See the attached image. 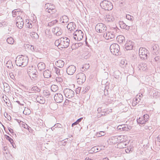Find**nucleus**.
<instances>
[{"instance_id":"f257e3e1","label":"nucleus","mask_w":160,"mask_h":160,"mask_svg":"<svg viewBox=\"0 0 160 160\" xmlns=\"http://www.w3.org/2000/svg\"><path fill=\"white\" fill-rule=\"evenodd\" d=\"M28 57L27 56L21 55L18 56L15 61L16 63L17 66L22 67L26 66L28 63Z\"/></svg>"},{"instance_id":"f03ea898","label":"nucleus","mask_w":160,"mask_h":160,"mask_svg":"<svg viewBox=\"0 0 160 160\" xmlns=\"http://www.w3.org/2000/svg\"><path fill=\"white\" fill-rule=\"evenodd\" d=\"M100 5L102 8L105 10H110L113 8L112 3L108 1H103L101 3Z\"/></svg>"},{"instance_id":"7ed1b4c3","label":"nucleus","mask_w":160,"mask_h":160,"mask_svg":"<svg viewBox=\"0 0 160 160\" xmlns=\"http://www.w3.org/2000/svg\"><path fill=\"white\" fill-rule=\"evenodd\" d=\"M116 32V30L115 29H111L110 31L107 32L103 34V37L106 39H114L115 37V33Z\"/></svg>"},{"instance_id":"20e7f679","label":"nucleus","mask_w":160,"mask_h":160,"mask_svg":"<svg viewBox=\"0 0 160 160\" xmlns=\"http://www.w3.org/2000/svg\"><path fill=\"white\" fill-rule=\"evenodd\" d=\"M44 8H45V11L48 12L51 14H54L57 11L54 5L50 3L46 4Z\"/></svg>"},{"instance_id":"39448f33","label":"nucleus","mask_w":160,"mask_h":160,"mask_svg":"<svg viewBox=\"0 0 160 160\" xmlns=\"http://www.w3.org/2000/svg\"><path fill=\"white\" fill-rule=\"evenodd\" d=\"M110 49L113 54L116 56L119 54L118 53L120 50V47L118 44L113 43L111 44L110 47Z\"/></svg>"},{"instance_id":"423d86ee","label":"nucleus","mask_w":160,"mask_h":160,"mask_svg":"<svg viewBox=\"0 0 160 160\" xmlns=\"http://www.w3.org/2000/svg\"><path fill=\"white\" fill-rule=\"evenodd\" d=\"M60 46L62 48H67L70 44V40L67 38H60Z\"/></svg>"},{"instance_id":"0eeeda50","label":"nucleus","mask_w":160,"mask_h":160,"mask_svg":"<svg viewBox=\"0 0 160 160\" xmlns=\"http://www.w3.org/2000/svg\"><path fill=\"white\" fill-rule=\"evenodd\" d=\"M76 78L78 83L79 84H82L85 81L86 76L84 73L80 72L76 75Z\"/></svg>"},{"instance_id":"6e6552de","label":"nucleus","mask_w":160,"mask_h":160,"mask_svg":"<svg viewBox=\"0 0 160 160\" xmlns=\"http://www.w3.org/2000/svg\"><path fill=\"white\" fill-rule=\"evenodd\" d=\"M95 29L98 32L103 33L104 34L106 32L107 27L105 25L102 23H99L96 25Z\"/></svg>"},{"instance_id":"1a4fd4ad","label":"nucleus","mask_w":160,"mask_h":160,"mask_svg":"<svg viewBox=\"0 0 160 160\" xmlns=\"http://www.w3.org/2000/svg\"><path fill=\"white\" fill-rule=\"evenodd\" d=\"M73 38L75 40L79 41L83 38V33L81 30H77L73 33Z\"/></svg>"},{"instance_id":"9d476101","label":"nucleus","mask_w":160,"mask_h":160,"mask_svg":"<svg viewBox=\"0 0 160 160\" xmlns=\"http://www.w3.org/2000/svg\"><path fill=\"white\" fill-rule=\"evenodd\" d=\"M148 50L144 48H140L139 51V54L140 58L144 59H147L148 57L147 52Z\"/></svg>"},{"instance_id":"9b49d317","label":"nucleus","mask_w":160,"mask_h":160,"mask_svg":"<svg viewBox=\"0 0 160 160\" xmlns=\"http://www.w3.org/2000/svg\"><path fill=\"white\" fill-rule=\"evenodd\" d=\"M63 92L65 97L69 99L73 97L75 94L74 92L69 88H66L64 89Z\"/></svg>"},{"instance_id":"f8f14e48","label":"nucleus","mask_w":160,"mask_h":160,"mask_svg":"<svg viewBox=\"0 0 160 160\" xmlns=\"http://www.w3.org/2000/svg\"><path fill=\"white\" fill-rule=\"evenodd\" d=\"M149 116L147 114H145L143 117H140L137 119V122L141 124H143L145 123L148 119Z\"/></svg>"},{"instance_id":"ddd939ff","label":"nucleus","mask_w":160,"mask_h":160,"mask_svg":"<svg viewBox=\"0 0 160 160\" xmlns=\"http://www.w3.org/2000/svg\"><path fill=\"white\" fill-rule=\"evenodd\" d=\"M54 99L56 102L60 103L63 101V96L61 93H57L55 95Z\"/></svg>"},{"instance_id":"4468645a","label":"nucleus","mask_w":160,"mask_h":160,"mask_svg":"<svg viewBox=\"0 0 160 160\" xmlns=\"http://www.w3.org/2000/svg\"><path fill=\"white\" fill-rule=\"evenodd\" d=\"M76 71V67L73 65L69 66L67 69V73L70 75H73Z\"/></svg>"},{"instance_id":"2eb2a0df","label":"nucleus","mask_w":160,"mask_h":160,"mask_svg":"<svg viewBox=\"0 0 160 160\" xmlns=\"http://www.w3.org/2000/svg\"><path fill=\"white\" fill-rule=\"evenodd\" d=\"M52 32L55 35L59 36L62 33L61 28L59 27H56L52 29Z\"/></svg>"},{"instance_id":"dca6fc26","label":"nucleus","mask_w":160,"mask_h":160,"mask_svg":"<svg viewBox=\"0 0 160 160\" xmlns=\"http://www.w3.org/2000/svg\"><path fill=\"white\" fill-rule=\"evenodd\" d=\"M117 129L119 130V131H128L130 129L127 124L119 125L118 126Z\"/></svg>"},{"instance_id":"f3484780","label":"nucleus","mask_w":160,"mask_h":160,"mask_svg":"<svg viewBox=\"0 0 160 160\" xmlns=\"http://www.w3.org/2000/svg\"><path fill=\"white\" fill-rule=\"evenodd\" d=\"M120 140V137H118V136H116L111 137L109 140L110 142L115 144L117 143H118V142H119Z\"/></svg>"},{"instance_id":"a211bd4d","label":"nucleus","mask_w":160,"mask_h":160,"mask_svg":"<svg viewBox=\"0 0 160 160\" xmlns=\"http://www.w3.org/2000/svg\"><path fill=\"white\" fill-rule=\"evenodd\" d=\"M76 27V25L74 22H70L68 24L67 28L69 31L72 32V31H73L75 29Z\"/></svg>"},{"instance_id":"6ab92c4d","label":"nucleus","mask_w":160,"mask_h":160,"mask_svg":"<svg viewBox=\"0 0 160 160\" xmlns=\"http://www.w3.org/2000/svg\"><path fill=\"white\" fill-rule=\"evenodd\" d=\"M150 62L143 63L140 64V69H142V71H144L147 69L149 68L148 64Z\"/></svg>"},{"instance_id":"aec40b11","label":"nucleus","mask_w":160,"mask_h":160,"mask_svg":"<svg viewBox=\"0 0 160 160\" xmlns=\"http://www.w3.org/2000/svg\"><path fill=\"white\" fill-rule=\"evenodd\" d=\"M27 71L29 75H31V73L37 71L35 68L32 66L28 67L27 68Z\"/></svg>"},{"instance_id":"412c9836","label":"nucleus","mask_w":160,"mask_h":160,"mask_svg":"<svg viewBox=\"0 0 160 160\" xmlns=\"http://www.w3.org/2000/svg\"><path fill=\"white\" fill-rule=\"evenodd\" d=\"M159 47L158 45H154L152 47V52L153 54H158L159 53Z\"/></svg>"},{"instance_id":"4be33fe9","label":"nucleus","mask_w":160,"mask_h":160,"mask_svg":"<svg viewBox=\"0 0 160 160\" xmlns=\"http://www.w3.org/2000/svg\"><path fill=\"white\" fill-rule=\"evenodd\" d=\"M29 76L32 80H36L38 79V73L37 71L32 73H31V75H30Z\"/></svg>"},{"instance_id":"5701e85b","label":"nucleus","mask_w":160,"mask_h":160,"mask_svg":"<svg viewBox=\"0 0 160 160\" xmlns=\"http://www.w3.org/2000/svg\"><path fill=\"white\" fill-rule=\"evenodd\" d=\"M43 75L45 78H49L51 77V71L48 70H46L43 72Z\"/></svg>"},{"instance_id":"b1692460","label":"nucleus","mask_w":160,"mask_h":160,"mask_svg":"<svg viewBox=\"0 0 160 160\" xmlns=\"http://www.w3.org/2000/svg\"><path fill=\"white\" fill-rule=\"evenodd\" d=\"M64 65V62L62 60H59L56 62V65L58 67L62 68Z\"/></svg>"},{"instance_id":"393cba45","label":"nucleus","mask_w":160,"mask_h":160,"mask_svg":"<svg viewBox=\"0 0 160 160\" xmlns=\"http://www.w3.org/2000/svg\"><path fill=\"white\" fill-rule=\"evenodd\" d=\"M38 67L39 70L41 71L45 69V65L44 63L42 62H40L38 63Z\"/></svg>"},{"instance_id":"a878e982","label":"nucleus","mask_w":160,"mask_h":160,"mask_svg":"<svg viewBox=\"0 0 160 160\" xmlns=\"http://www.w3.org/2000/svg\"><path fill=\"white\" fill-rule=\"evenodd\" d=\"M132 42L129 41L127 43H126L125 45V48L127 50H131L133 48V46L131 44Z\"/></svg>"},{"instance_id":"bb28decb","label":"nucleus","mask_w":160,"mask_h":160,"mask_svg":"<svg viewBox=\"0 0 160 160\" xmlns=\"http://www.w3.org/2000/svg\"><path fill=\"white\" fill-rule=\"evenodd\" d=\"M117 39L118 40V42L120 43H122L125 41V37L122 35H119L117 37Z\"/></svg>"},{"instance_id":"cd10ccee","label":"nucleus","mask_w":160,"mask_h":160,"mask_svg":"<svg viewBox=\"0 0 160 160\" xmlns=\"http://www.w3.org/2000/svg\"><path fill=\"white\" fill-rule=\"evenodd\" d=\"M37 101L41 104H44L45 102V100L42 97H38L36 98Z\"/></svg>"},{"instance_id":"c85d7f7f","label":"nucleus","mask_w":160,"mask_h":160,"mask_svg":"<svg viewBox=\"0 0 160 160\" xmlns=\"http://www.w3.org/2000/svg\"><path fill=\"white\" fill-rule=\"evenodd\" d=\"M30 35L32 39H37L38 38V34L34 32L30 33Z\"/></svg>"},{"instance_id":"c756f323","label":"nucleus","mask_w":160,"mask_h":160,"mask_svg":"<svg viewBox=\"0 0 160 160\" xmlns=\"http://www.w3.org/2000/svg\"><path fill=\"white\" fill-rule=\"evenodd\" d=\"M90 88L89 86L84 87L82 88H81V90H82V92L83 94H84L87 92L89 89Z\"/></svg>"},{"instance_id":"7c9ffc66","label":"nucleus","mask_w":160,"mask_h":160,"mask_svg":"<svg viewBox=\"0 0 160 160\" xmlns=\"http://www.w3.org/2000/svg\"><path fill=\"white\" fill-rule=\"evenodd\" d=\"M58 22V21L55 20L48 23V26L49 27H52V26L56 25Z\"/></svg>"},{"instance_id":"2f4dec72","label":"nucleus","mask_w":160,"mask_h":160,"mask_svg":"<svg viewBox=\"0 0 160 160\" xmlns=\"http://www.w3.org/2000/svg\"><path fill=\"white\" fill-rule=\"evenodd\" d=\"M53 71L55 72L58 75H61V73L60 71L61 70L59 69L57 67H54L52 69Z\"/></svg>"},{"instance_id":"473e14b6","label":"nucleus","mask_w":160,"mask_h":160,"mask_svg":"<svg viewBox=\"0 0 160 160\" xmlns=\"http://www.w3.org/2000/svg\"><path fill=\"white\" fill-rule=\"evenodd\" d=\"M6 66L8 68H13L12 62L11 60H9L7 61V62L6 63Z\"/></svg>"},{"instance_id":"72a5a7b5","label":"nucleus","mask_w":160,"mask_h":160,"mask_svg":"<svg viewBox=\"0 0 160 160\" xmlns=\"http://www.w3.org/2000/svg\"><path fill=\"white\" fill-rule=\"evenodd\" d=\"M51 90L53 92H55L58 90V86L55 85H52L51 86Z\"/></svg>"},{"instance_id":"f704fd0d","label":"nucleus","mask_w":160,"mask_h":160,"mask_svg":"<svg viewBox=\"0 0 160 160\" xmlns=\"http://www.w3.org/2000/svg\"><path fill=\"white\" fill-rule=\"evenodd\" d=\"M7 42L9 44H12L14 42V40L13 38L11 37H9L7 39Z\"/></svg>"},{"instance_id":"c9c22d12","label":"nucleus","mask_w":160,"mask_h":160,"mask_svg":"<svg viewBox=\"0 0 160 160\" xmlns=\"http://www.w3.org/2000/svg\"><path fill=\"white\" fill-rule=\"evenodd\" d=\"M62 19H63V21L62 22V23H67L68 22L69 18L66 15L63 16L62 17Z\"/></svg>"},{"instance_id":"e433bc0d","label":"nucleus","mask_w":160,"mask_h":160,"mask_svg":"<svg viewBox=\"0 0 160 160\" xmlns=\"http://www.w3.org/2000/svg\"><path fill=\"white\" fill-rule=\"evenodd\" d=\"M50 107L52 109L55 110L58 108V105L56 103H52L50 104Z\"/></svg>"},{"instance_id":"4c0bfd02","label":"nucleus","mask_w":160,"mask_h":160,"mask_svg":"<svg viewBox=\"0 0 160 160\" xmlns=\"http://www.w3.org/2000/svg\"><path fill=\"white\" fill-rule=\"evenodd\" d=\"M3 85L4 87H5L4 89V91L7 92H8L10 90V87L9 85L6 83H4Z\"/></svg>"},{"instance_id":"58836bf2","label":"nucleus","mask_w":160,"mask_h":160,"mask_svg":"<svg viewBox=\"0 0 160 160\" xmlns=\"http://www.w3.org/2000/svg\"><path fill=\"white\" fill-rule=\"evenodd\" d=\"M117 146L118 148H125V145L124 144V142H118Z\"/></svg>"},{"instance_id":"ea45409f","label":"nucleus","mask_w":160,"mask_h":160,"mask_svg":"<svg viewBox=\"0 0 160 160\" xmlns=\"http://www.w3.org/2000/svg\"><path fill=\"white\" fill-rule=\"evenodd\" d=\"M24 25V22H16V25L20 29H21L22 28Z\"/></svg>"},{"instance_id":"a19ab883","label":"nucleus","mask_w":160,"mask_h":160,"mask_svg":"<svg viewBox=\"0 0 160 160\" xmlns=\"http://www.w3.org/2000/svg\"><path fill=\"white\" fill-rule=\"evenodd\" d=\"M26 47L29 48L32 51H35L36 48H34L33 46L30 45H26Z\"/></svg>"},{"instance_id":"79ce46f5","label":"nucleus","mask_w":160,"mask_h":160,"mask_svg":"<svg viewBox=\"0 0 160 160\" xmlns=\"http://www.w3.org/2000/svg\"><path fill=\"white\" fill-rule=\"evenodd\" d=\"M31 90L32 91L39 92L40 91V89L37 86H33L31 88Z\"/></svg>"},{"instance_id":"37998d69","label":"nucleus","mask_w":160,"mask_h":160,"mask_svg":"<svg viewBox=\"0 0 160 160\" xmlns=\"http://www.w3.org/2000/svg\"><path fill=\"white\" fill-rule=\"evenodd\" d=\"M119 25L121 28L124 29L125 28V26L126 24L123 21H120L119 22Z\"/></svg>"},{"instance_id":"c03bdc74","label":"nucleus","mask_w":160,"mask_h":160,"mask_svg":"<svg viewBox=\"0 0 160 160\" xmlns=\"http://www.w3.org/2000/svg\"><path fill=\"white\" fill-rule=\"evenodd\" d=\"M16 22H24L23 19L22 18V17H20L19 16H18L16 18Z\"/></svg>"},{"instance_id":"a18cd8bd","label":"nucleus","mask_w":160,"mask_h":160,"mask_svg":"<svg viewBox=\"0 0 160 160\" xmlns=\"http://www.w3.org/2000/svg\"><path fill=\"white\" fill-rule=\"evenodd\" d=\"M82 44L81 42H79V43H75L74 45H72V46L73 48L74 47V48H77L79 47H80L82 46Z\"/></svg>"},{"instance_id":"49530a36","label":"nucleus","mask_w":160,"mask_h":160,"mask_svg":"<svg viewBox=\"0 0 160 160\" xmlns=\"http://www.w3.org/2000/svg\"><path fill=\"white\" fill-rule=\"evenodd\" d=\"M140 98L139 99L138 98V96H136V97L135 98V100L132 103V104L134 105V106L136 105V103H138L140 102Z\"/></svg>"},{"instance_id":"de8ad7c7","label":"nucleus","mask_w":160,"mask_h":160,"mask_svg":"<svg viewBox=\"0 0 160 160\" xmlns=\"http://www.w3.org/2000/svg\"><path fill=\"white\" fill-rule=\"evenodd\" d=\"M12 16L13 17H16L17 15L19 14L18 11H16L15 10H13L12 12Z\"/></svg>"},{"instance_id":"09e8293b","label":"nucleus","mask_w":160,"mask_h":160,"mask_svg":"<svg viewBox=\"0 0 160 160\" xmlns=\"http://www.w3.org/2000/svg\"><path fill=\"white\" fill-rule=\"evenodd\" d=\"M107 114V111L103 112H102L101 114V116H99V115H97L96 117H97V118H100L101 116H105L106 114Z\"/></svg>"},{"instance_id":"8fccbe9b","label":"nucleus","mask_w":160,"mask_h":160,"mask_svg":"<svg viewBox=\"0 0 160 160\" xmlns=\"http://www.w3.org/2000/svg\"><path fill=\"white\" fill-rule=\"evenodd\" d=\"M106 19V20L108 22L112 21L113 20V18L110 15L107 16V18Z\"/></svg>"},{"instance_id":"3c124183","label":"nucleus","mask_w":160,"mask_h":160,"mask_svg":"<svg viewBox=\"0 0 160 160\" xmlns=\"http://www.w3.org/2000/svg\"><path fill=\"white\" fill-rule=\"evenodd\" d=\"M5 136L6 139L8 140L10 142L11 144H12V143L14 142V141L13 139L11 138L9 136L7 135H6Z\"/></svg>"},{"instance_id":"603ef678","label":"nucleus","mask_w":160,"mask_h":160,"mask_svg":"<svg viewBox=\"0 0 160 160\" xmlns=\"http://www.w3.org/2000/svg\"><path fill=\"white\" fill-rule=\"evenodd\" d=\"M126 18L128 20L132 21L133 20L132 18H133V17L128 14L126 15Z\"/></svg>"},{"instance_id":"864d4df0","label":"nucleus","mask_w":160,"mask_h":160,"mask_svg":"<svg viewBox=\"0 0 160 160\" xmlns=\"http://www.w3.org/2000/svg\"><path fill=\"white\" fill-rule=\"evenodd\" d=\"M105 133L104 132L101 131L99 132V133L97 134V135L98 137H100L102 136H103L105 135Z\"/></svg>"},{"instance_id":"5fc2aeb1","label":"nucleus","mask_w":160,"mask_h":160,"mask_svg":"<svg viewBox=\"0 0 160 160\" xmlns=\"http://www.w3.org/2000/svg\"><path fill=\"white\" fill-rule=\"evenodd\" d=\"M89 65V64H84V65H83V66L82 67V69H83L85 68V69L84 70H85V69L87 70V69L89 68L90 66Z\"/></svg>"},{"instance_id":"6e6d98bb","label":"nucleus","mask_w":160,"mask_h":160,"mask_svg":"<svg viewBox=\"0 0 160 160\" xmlns=\"http://www.w3.org/2000/svg\"><path fill=\"white\" fill-rule=\"evenodd\" d=\"M8 130L9 131V132L12 134V135L13 136L15 135L16 137V134L14 133V132H13V130L12 129L10 128H8Z\"/></svg>"},{"instance_id":"4d7b16f0","label":"nucleus","mask_w":160,"mask_h":160,"mask_svg":"<svg viewBox=\"0 0 160 160\" xmlns=\"http://www.w3.org/2000/svg\"><path fill=\"white\" fill-rule=\"evenodd\" d=\"M29 20H27L26 22H27V24H26V27L27 28H32V26H30V23L29 22Z\"/></svg>"},{"instance_id":"13d9d810","label":"nucleus","mask_w":160,"mask_h":160,"mask_svg":"<svg viewBox=\"0 0 160 160\" xmlns=\"http://www.w3.org/2000/svg\"><path fill=\"white\" fill-rule=\"evenodd\" d=\"M24 128L27 129L30 132H31V130H32L31 128L29 127L28 125H25V127H24Z\"/></svg>"},{"instance_id":"bf43d9fd","label":"nucleus","mask_w":160,"mask_h":160,"mask_svg":"<svg viewBox=\"0 0 160 160\" xmlns=\"http://www.w3.org/2000/svg\"><path fill=\"white\" fill-rule=\"evenodd\" d=\"M55 45L56 46H60V42H59V40H56L55 42Z\"/></svg>"},{"instance_id":"052dcab7","label":"nucleus","mask_w":160,"mask_h":160,"mask_svg":"<svg viewBox=\"0 0 160 160\" xmlns=\"http://www.w3.org/2000/svg\"><path fill=\"white\" fill-rule=\"evenodd\" d=\"M56 80L57 82H62L63 81L62 78H57Z\"/></svg>"},{"instance_id":"680f3d73","label":"nucleus","mask_w":160,"mask_h":160,"mask_svg":"<svg viewBox=\"0 0 160 160\" xmlns=\"http://www.w3.org/2000/svg\"><path fill=\"white\" fill-rule=\"evenodd\" d=\"M69 101L67 99H66L64 103V105H68L69 104Z\"/></svg>"},{"instance_id":"e2e57ef3","label":"nucleus","mask_w":160,"mask_h":160,"mask_svg":"<svg viewBox=\"0 0 160 160\" xmlns=\"http://www.w3.org/2000/svg\"><path fill=\"white\" fill-rule=\"evenodd\" d=\"M160 59V58L158 56H157L155 57L154 59L155 60L156 62L158 61Z\"/></svg>"},{"instance_id":"0e129e2a","label":"nucleus","mask_w":160,"mask_h":160,"mask_svg":"<svg viewBox=\"0 0 160 160\" xmlns=\"http://www.w3.org/2000/svg\"><path fill=\"white\" fill-rule=\"evenodd\" d=\"M44 95L46 96H49L50 95V93L48 92H44Z\"/></svg>"},{"instance_id":"69168bd1","label":"nucleus","mask_w":160,"mask_h":160,"mask_svg":"<svg viewBox=\"0 0 160 160\" xmlns=\"http://www.w3.org/2000/svg\"><path fill=\"white\" fill-rule=\"evenodd\" d=\"M98 114H99L100 112L102 111V109L101 108H98L97 109Z\"/></svg>"},{"instance_id":"338daca9","label":"nucleus","mask_w":160,"mask_h":160,"mask_svg":"<svg viewBox=\"0 0 160 160\" xmlns=\"http://www.w3.org/2000/svg\"><path fill=\"white\" fill-rule=\"evenodd\" d=\"M2 27L6 26L7 25V23L5 22H2Z\"/></svg>"},{"instance_id":"774afa93","label":"nucleus","mask_w":160,"mask_h":160,"mask_svg":"<svg viewBox=\"0 0 160 160\" xmlns=\"http://www.w3.org/2000/svg\"><path fill=\"white\" fill-rule=\"evenodd\" d=\"M83 119V118H80L78 119L77 121H76L78 123H79V122H81V121H82V119Z\"/></svg>"}]
</instances>
